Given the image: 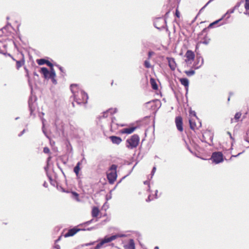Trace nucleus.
I'll list each match as a JSON object with an SVG mask.
<instances>
[{"instance_id": "40", "label": "nucleus", "mask_w": 249, "mask_h": 249, "mask_svg": "<svg viewBox=\"0 0 249 249\" xmlns=\"http://www.w3.org/2000/svg\"><path fill=\"white\" fill-rule=\"evenodd\" d=\"M102 246V245L100 244V243H99L96 246L94 249H100Z\"/></svg>"}, {"instance_id": "10", "label": "nucleus", "mask_w": 249, "mask_h": 249, "mask_svg": "<svg viewBox=\"0 0 249 249\" xmlns=\"http://www.w3.org/2000/svg\"><path fill=\"white\" fill-rule=\"evenodd\" d=\"M36 100V98H34L33 100L32 97H30L28 101L29 107L30 111V114L31 115L34 114L33 112L36 108V103H35Z\"/></svg>"}, {"instance_id": "53", "label": "nucleus", "mask_w": 249, "mask_h": 249, "mask_svg": "<svg viewBox=\"0 0 249 249\" xmlns=\"http://www.w3.org/2000/svg\"><path fill=\"white\" fill-rule=\"evenodd\" d=\"M158 190H156V192H155V197L154 198H157L158 197H157V193H158Z\"/></svg>"}, {"instance_id": "12", "label": "nucleus", "mask_w": 249, "mask_h": 249, "mask_svg": "<svg viewBox=\"0 0 249 249\" xmlns=\"http://www.w3.org/2000/svg\"><path fill=\"white\" fill-rule=\"evenodd\" d=\"M175 123L178 130L182 132L183 130L182 119L180 116H178L175 119Z\"/></svg>"}, {"instance_id": "15", "label": "nucleus", "mask_w": 249, "mask_h": 249, "mask_svg": "<svg viewBox=\"0 0 249 249\" xmlns=\"http://www.w3.org/2000/svg\"><path fill=\"white\" fill-rule=\"evenodd\" d=\"M203 63L204 60L203 57L201 56H197L194 67L196 69H198L203 64Z\"/></svg>"}, {"instance_id": "33", "label": "nucleus", "mask_w": 249, "mask_h": 249, "mask_svg": "<svg viewBox=\"0 0 249 249\" xmlns=\"http://www.w3.org/2000/svg\"><path fill=\"white\" fill-rule=\"evenodd\" d=\"M245 8L246 10H249V0H245Z\"/></svg>"}, {"instance_id": "30", "label": "nucleus", "mask_w": 249, "mask_h": 249, "mask_svg": "<svg viewBox=\"0 0 249 249\" xmlns=\"http://www.w3.org/2000/svg\"><path fill=\"white\" fill-rule=\"evenodd\" d=\"M113 126L112 127V129H110L112 131L113 130H115V129H117L118 127V124L115 122L116 119L115 118L113 117Z\"/></svg>"}, {"instance_id": "21", "label": "nucleus", "mask_w": 249, "mask_h": 249, "mask_svg": "<svg viewBox=\"0 0 249 249\" xmlns=\"http://www.w3.org/2000/svg\"><path fill=\"white\" fill-rule=\"evenodd\" d=\"M99 210L96 207H94L91 211V215L93 217H96L99 213Z\"/></svg>"}, {"instance_id": "1", "label": "nucleus", "mask_w": 249, "mask_h": 249, "mask_svg": "<svg viewBox=\"0 0 249 249\" xmlns=\"http://www.w3.org/2000/svg\"><path fill=\"white\" fill-rule=\"evenodd\" d=\"M71 90L73 93L74 101L78 105L86 104L88 99V94L81 89L77 84H71Z\"/></svg>"}, {"instance_id": "43", "label": "nucleus", "mask_w": 249, "mask_h": 249, "mask_svg": "<svg viewBox=\"0 0 249 249\" xmlns=\"http://www.w3.org/2000/svg\"><path fill=\"white\" fill-rule=\"evenodd\" d=\"M156 167H154L152 169V170L151 171V175L152 176H153L155 171H156Z\"/></svg>"}, {"instance_id": "2", "label": "nucleus", "mask_w": 249, "mask_h": 249, "mask_svg": "<svg viewBox=\"0 0 249 249\" xmlns=\"http://www.w3.org/2000/svg\"><path fill=\"white\" fill-rule=\"evenodd\" d=\"M40 72L43 74L44 78L51 79L53 84L55 85L57 84V81L55 79L56 73L54 69H52L49 71L47 68L43 67L41 68Z\"/></svg>"}, {"instance_id": "5", "label": "nucleus", "mask_w": 249, "mask_h": 249, "mask_svg": "<svg viewBox=\"0 0 249 249\" xmlns=\"http://www.w3.org/2000/svg\"><path fill=\"white\" fill-rule=\"evenodd\" d=\"M98 124L101 125L102 128L108 127L110 129H112L113 126V119L112 118H107L99 119L97 122Z\"/></svg>"}, {"instance_id": "52", "label": "nucleus", "mask_w": 249, "mask_h": 249, "mask_svg": "<svg viewBox=\"0 0 249 249\" xmlns=\"http://www.w3.org/2000/svg\"><path fill=\"white\" fill-rule=\"evenodd\" d=\"M201 43H202L203 44H208L209 43V41L205 40V41H203L202 42H201Z\"/></svg>"}, {"instance_id": "23", "label": "nucleus", "mask_w": 249, "mask_h": 249, "mask_svg": "<svg viewBox=\"0 0 249 249\" xmlns=\"http://www.w3.org/2000/svg\"><path fill=\"white\" fill-rule=\"evenodd\" d=\"M24 63V60L16 61V67L17 69H19Z\"/></svg>"}, {"instance_id": "41", "label": "nucleus", "mask_w": 249, "mask_h": 249, "mask_svg": "<svg viewBox=\"0 0 249 249\" xmlns=\"http://www.w3.org/2000/svg\"><path fill=\"white\" fill-rule=\"evenodd\" d=\"M27 131V130L26 129H23L18 135V136L19 137H21L26 131Z\"/></svg>"}, {"instance_id": "29", "label": "nucleus", "mask_w": 249, "mask_h": 249, "mask_svg": "<svg viewBox=\"0 0 249 249\" xmlns=\"http://www.w3.org/2000/svg\"><path fill=\"white\" fill-rule=\"evenodd\" d=\"M220 21H221V19H219L211 23V24H209L208 28H212L213 27V26L218 24Z\"/></svg>"}, {"instance_id": "27", "label": "nucleus", "mask_w": 249, "mask_h": 249, "mask_svg": "<svg viewBox=\"0 0 249 249\" xmlns=\"http://www.w3.org/2000/svg\"><path fill=\"white\" fill-rule=\"evenodd\" d=\"M185 73L187 76H191L195 73V71L194 70L186 71Z\"/></svg>"}, {"instance_id": "22", "label": "nucleus", "mask_w": 249, "mask_h": 249, "mask_svg": "<svg viewBox=\"0 0 249 249\" xmlns=\"http://www.w3.org/2000/svg\"><path fill=\"white\" fill-rule=\"evenodd\" d=\"M150 82L151 87L153 89L156 90L158 89V85L156 83L155 80L154 78H151L150 80Z\"/></svg>"}, {"instance_id": "37", "label": "nucleus", "mask_w": 249, "mask_h": 249, "mask_svg": "<svg viewBox=\"0 0 249 249\" xmlns=\"http://www.w3.org/2000/svg\"><path fill=\"white\" fill-rule=\"evenodd\" d=\"M55 66L58 68V69L61 72L65 73V71L63 67H62L59 65H55Z\"/></svg>"}, {"instance_id": "56", "label": "nucleus", "mask_w": 249, "mask_h": 249, "mask_svg": "<svg viewBox=\"0 0 249 249\" xmlns=\"http://www.w3.org/2000/svg\"><path fill=\"white\" fill-rule=\"evenodd\" d=\"M144 184H146V185H148L149 186V181H147V180H146L144 182Z\"/></svg>"}, {"instance_id": "55", "label": "nucleus", "mask_w": 249, "mask_h": 249, "mask_svg": "<svg viewBox=\"0 0 249 249\" xmlns=\"http://www.w3.org/2000/svg\"><path fill=\"white\" fill-rule=\"evenodd\" d=\"M3 54H4L5 55L9 56L10 57H12V55L10 53H4Z\"/></svg>"}, {"instance_id": "51", "label": "nucleus", "mask_w": 249, "mask_h": 249, "mask_svg": "<svg viewBox=\"0 0 249 249\" xmlns=\"http://www.w3.org/2000/svg\"><path fill=\"white\" fill-rule=\"evenodd\" d=\"M43 186L44 187L47 188V187H48V184H47V183L46 181H45V182H44L43 184Z\"/></svg>"}, {"instance_id": "32", "label": "nucleus", "mask_w": 249, "mask_h": 249, "mask_svg": "<svg viewBox=\"0 0 249 249\" xmlns=\"http://www.w3.org/2000/svg\"><path fill=\"white\" fill-rule=\"evenodd\" d=\"M243 2H244L243 0H241L239 2H238L234 7V9L235 10L237 9L240 7V6L242 4V3H243Z\"/></svg>"}, {"instance_id": "31", "label": "nucleus", "mask_w": 249, "mask_h": 249, "mask_svg": "<svg viewBox=\"0 0 249 249\" xmlns=\"http://www.w3.org/2000/svg\"><path fill=\"white\" fill-rule=\"evenodd\" d=\"M45 64H46L48 66L50 67V71L52 70V69H53V64L50 62L49 61L46 60Z\"/></svg>"}, {"instance_id": "3", "label": "nucleus", "mask_w": 249, "mask_h": 249, "mask_svg": "<svg viewBox=\"0 0 249 249\" xmlns=\"http://www.w3.org/2000/svg\"><path fill=\"white\" fill-rule=\"evenodd\" d=\"M140 141V138L138 135L135 134L127 139L126 141V146L128 149H132L137 147Z\"/></svg>"}, {"instance_id": "54", "label": "nucleus", "mask_w": 249, "mask_h": 249, "mask_svg": "<svg viewBox=\"0 0 249 249\" xmlns=\"http://www.w3.org/2000/svg\"><path fill=\"white\" fill-rule=\"evenodd\" d=\"M61 236H59L58 238L55 240V243L61 240Z\"/></svg>"}, {"instance_id": "42", "label": "nucleus", "mask_w": 249, "mask_h": 249, "mask_svg": "<svg viewBox=\"0 0 249 249\" xmlns=\"http://www.w3.org/2000/svg\"><path fill=\"white\" fill-rule=\"evenodd\" d=\"M190 113L191 115L194 116H195L196 117V113L195 112V111H192V110H191L190 112Z\"/></svg>"}, {"instance_id": "26", "label": "nucleus", "mask_w": 249, "mask_h": 249, "mask_svg": "<svg viewBox=\"0 0 249 249\" xmlns=\"http://www.w3.org/2000/svg\"><path fill=\"white\" fill-rule=\"evenodd\" d=\"M144 66L146 68H150L152 67L151 65L150 64V63L149 62V60L148 59L145 60L144 62Z\"/></svg>"}, {"instance_id": "13", "label": "nucleus", "mask_w": 249, "mask_h": 249, "mask_svg": "<svg viewBox=\"0 0 249 249\" xmlns=\"http://www.w3.org/2000/svg\"><path fill=\"white\" fill-rule=\"evenodd\" d=\"M185 56L186 59H185V61L188 62L190 61H193L195 58V53H194L191 51L188 50L185 54Z\"/></svg>"}, {"instance_id": "59", "label": "nucleus", "mask_w": 249, "mask_h": 249, "mask_svg": "<svg viewBox=\"0 0 249 249\" xmlns=\"http://www.w3.org/2000/svg\"><path fill=\"white\" fill-rule=\"evenodd\" d=\"M228 135H230L231 138L232 139L231 133L230 132H228Z\"/></svg>"}, {"instance_id": "44", "label": "nucleus", "mask_w": 249, "mask_h": 249, "mask_svg": "<svg viewBox=\"0 0 249 249\" xmlns=\"http://www.w3.org/2000/svg\"><path fill=\"white\" fill-rule=\"evenodd\" d=\"M214 0H209L207 3L204 6V7H203V8L206 7L210 3H211V2H212Z\"/></svg>"}, {"instance_id": "64", "label": "nucleus", "mask_w": 249, "mask_h": 249, "mask_svg": "<svg viewBox=\"0 0 249 249\" xmlns=\"http://www.w3.org/2000/svg\"><path fill=\"white\" fill-rule=\"evenodd\" d=\"M154 249H159V248L158 246H156L155 247Z\"/></svg>"}, {"instance_id": "16", "label": "nucleus", "mask_w": 249, "mask_h": 249, "mask_svg": "<svg viewBox=\"0 0 249 249\" xmlns=\"http://www.w3.org/2000/svg\"><path fill=\"white\" fill-rule=\"evenodd\" d=\"M124 249H135L134 241L132 239H129L128 243L124 245Z\"/></svg>"}, {"instance_id": "28", "label": "nucleus", "mask_w": 249, "mask_h": 249, "mask_svg": "<svg viewBox=\"0 0 249 249\" xmlns=\"http://www.w3.org/2000/svg\"><path fill=\"white\" fill-rule=\"evenodd\" d=\"M241 113L239 112H237L235 115H234V119L235 120V122H238L239 121V119L240 118L241 116Z\"/></svg>"}, {"instance_id": "24", "label": "nucleus", "mask_w": 249, "mask_h": 249, "mask_svg": "<svg viewBox=\"0 0 249 249\" xmlns=\"http://www.w3.org/2000/svg\"><path fill=\"white\" fill-rule=\"evenodd\" d=\"M80 164V163L79 162H78L77 163L76 165L74 168V172L77 176L78 175V174L79 173V171L80 170V167H79Z\"/></svg>"}, {"instance_id": "50", "label": "nucleus", "mask_w": 249, "mask_h": 249, "mask_svg": "<svg viewBox=\"0 0 249 249\" xmlns=\"http://www.w3.org/2000/svg\"><path fill=\"white\" fill-rule=\"evenodd\" d=\"M42 123H43L42 131H43V133H44L45 135H46V132H45V130H44V124H44V123H43V120H42Z\"/></svg>"}, {"instance_id": "7", "label": "nucleus", "mask_w": 249, "mask_h": 249, "mask_svg": "<svg viewBox=\"0 0 249 249\" xmlns=\"http://www.w3.org/2000/svg\"><path fill=\"white\" fill-rule=\"evenodd\" d=\"M116 109H113L112 108H110L106 110L103 112L102 115L98 117V120L103 119V118L107 119L113 118L112 114L116 112Z\"/></svg>"}, {"instance_id": "45", "label": "nucleus", "mask_w": 249, "mask_h": 249, "mask_svg": "<svg viewBox=\"0 0 249 249\" xmlns=\"http://www.w3.org/2000/svg\"><path fill=\"white\" fill-rule=\"evenodd\" d=\"M96 229V227H92L88 228L87 230H86V229H85V230H88V231H91L92 230H94V229Z\"/></svg>"}, {"instance_id": "18", "label": "nucleus", "mask_w": 249, "mask_h": 249, "mask_svg": "<svg viewBox=\"0 0 249 249\" xmlns=\"http://www.w3.org/2000/svg\"><path fill=\"white\" fill-rule=\"evenodd\" d=\"M136 129V127H128V128H125L121 130V132H122V133H124V134H131Z\"/></svg>"}, {"instance_id": "39", "label": "nucleus", "mask_w": 249, "mask_h": 249, "mask_svg": "<svg viewBox=\"0 0 249 249\" xmlns=\"http://www.w3.org/2000/svg\"><path fill=\"white\" fill-rule=\"evenodd\" d=\"M235 9L233 7L232 9H231L229 10H228L227 11V14H228V15H229L230 14H232L234 13V11H235Z\"/></svg>"}, {"instance_id": "6", "label": "nucleus", "mask_w": 249, "mask_h": 249, "mask_svg": "<svg viewBox=\"0 0 249 249\" xmlns=\"http://www.w3.org/2000/svg\"><path fill=\"white\" fill-rule=\"evenodd\" d=\"M211 160L215 164L219 163L223 161V156L220 152H215L212 154Z\"/></svg>"}, {"instance_id": "49", "label": "nucleus", "mask_w": 249, "mask_h": 249, "mask_svg": "<svg viewBox=\"0 0 249 249\" xmlns=\"http://www.w3.org/2000/svg\"><path fill=\"white\" fill-rule=\"evenodd\" d=\"M54 248V249H60V247L59 245L55 244Z\"/></svg>"}, {"instance_id": "36", "label": "nucleus", "mask_w": 249, "mask_h": 249, "mask_svg": "<svg viewBox=\"0 0 249 249\" xmlns=\"http://www.w3.org/2000/svg\"><path fill=\"white\" fill-rule=\"evenodd\" d=\"M43 152L45 153L48 154L50 153V150L48 147H45L43 149Z\"/></svg>"}, {"instance_id": "57", "label": "nucleus", "mask_w": 249, "mask_h": 249, "mask_svg": "<svg viewBox=\"0 0 249 249\" xmlns=\"http://www.w3.org/2000/svg\"><path fill=\"white\" fill-rule=\"evenodd\" d=\"M242 153H238L237 155H232V157H238L239 155H240L241 154H242Z\"/></svg>"}, {"instance_id": "47", "label": "nucleus", "mask_w": 249, "mask_h": 249, "mask_svg": "<svg viewBox=\"0 0 249 249\" xmlns=\"http://www.w3.org/2000/svg\"><path fill=\"white\" fill-rule=\"evenodd\" d=\"M228 15V14H227V12L224 15H223V16L220 18L221 20H222Z\"/></svg>"}, {"instance_id": "20", "label": "nucleus", "mask_w": 249, "mask_h": 249, "mask_svg": "<svg viewBox=\"0 0 249 249\" xmlns=\"http://www.w3.org/2000/svg\"><path fill=\"white\" fill-rule=\"evenodd\" d=\"M180 83L183 85L185 88L188 89L189 86V80L186 78H182L179 79Z\"/></svg>"}, {"instance_id": "34", "label": "nucleus", "mask_w": 249, "mask_h": 249, "mask_svg": "<svg viewBox=\"0 0 249 249\" xmlns=\"http://www.w3.org/2000/svg\"><path fill=\"white\" fill-rule=\"evenodd\" d=\"M155 54V53L153 51H149L148 53V59L149 60L152 56L154 55Z\"/></svg>"}, {"instance_id": "62", "label": "nucleus", "mask_w": 249, "mask_h": 249, "mask_svg": "<svg viewBox=\"0 0 249 249\" xmlns=\"http://www.w3.org/2000/svg\"><path fill=\"white\" fill-rule=\"evenodd\" d=\"M73 195H75V196H78V195L77 194V193H75V192H73Z\"/></svg>"}, {"instance_id": "58", "label": "nucleus", "mask_w": 249, "mask_h": 249, "mask_svg": "<svg viewBox=\"0 0 249 249\" xmlns=\"http://www.w3.org/2000/svg\"><path fill=\"white\" fill-rule=\"evenodd\" d=\"M226 23H227V22H223V23H221L220 24L218 25V26H220V25H224V24H226Z\"/></svg>"}, {"instance_id": "46", "label": "nucleus", "mask_w": 249, "mask_h": 249, "mask_svg": "<svg viewBox=\"0 0 249 249\" xmlns=\"http://www.w3.org/2000/svg\"><path fill=\"white\" fill-rule=\"evenodd\" d=\"M151 196L150 195H149L148 197V198L146 199V201L148 202V201H150L152 200H153V198H151Z\"/></svg>"}, {"instance_id": "35", "label": "nucleus", "mask_w": 249, "mask_h": 249, "mask_svg": "<svg viewBox=\"0 0 249 249\" xmlns=\"http://www.w3.org/2000/svg\"><path fill=\"white\" fill-rule=\"evenodd\" d=\"M97 221V219L94 220V219H91V220H90L89 221H88L85 222L83 224L85 225H89L90 224H91L92 222H93L94 221Z\"/></svg>"}, {"instance_id": "25", "label": "nucleus", "mask_w": 249, "mask_h": 249, "mask_svg": "<svg viewBox=\"0 0 249 249\" xmlns=\"http://www.w3.org/2000/svg\"><path fill=\"white\" fill-rule=\"evenodd\" d=\"M46 59H39L36 60V62L39 65H42L45 64Z\"/></svg>"}, {"instance_id": "61", "label": "nucleus", "mask_w": 249, "mask_h": 249, "mask_svg": "<svg viewBox=\"0 0 249 249\" xmlns=\"http://www.w3.org/2000/svg\"><path fill=\"white\" fill-rule=\"evenodd\" d=\"M25 70L26 72V73H27V75H27V76H28V70H27V69H26V68H25Z\"/></svg>"}, {"instance_id": "63", "label": "nucleus", "mask_w": 249, "mask_h": 249, "mask_svg": "<svg viewBox=\"0 0 249 249\" xmlns=\"http://www.w3.org/2000/svg\"><path fill=\"white\" fill-rule=\"evenodd\" d=\"M244 13L246 15H248L249 16V12H245Z\"/></svg>"}, {"instance_id": "19", "label": "nucleus", "mask_w": 249, "mask_h": 249, "mask_svg": "<svg viewBox=\"0 0 249 249\" xmlns=\"http://www.w3.org/2000/svg\"><path fill=\"white\" fill-rule=\"evenodd\" d=\"M189 124L191 129L192 130H195L196 129H198L201 125V123L199 122V125H196L195 122H194L192 120H189Z\"/></svg>"}, {"instance_id": "17", "label": "nucleus", "mask_w": 249, "mask_h": 249, "mask_svg": "<svg viewBox=\"0 0 249 249\" xmlns=\"http://www.w3.org/2000/svg\"><path fill=\"white\" fill-rule=\"evenodd\" d=\"M109 138L111 140L112 142L114 144H119L122 142V139L119 137L112 136H110Z\"/></svg>"}, {"instance_id": "4", "label": "nucleus", "mask_w": 249, "mask_h": 249, "mask_svg": "<svg viewBox=\"0 0 249 249\" xmlns=\"http://www.w3.org/2000/svg\"><path fill=\"white\" fill-rule=\"evenodd\" d=\"M117 168V166L116 165L112 164L109 169L110 172L107 173V178L110 184H113L116 179L117 177L116 173Z\"/></svg>"}, {"instance_id": "38", "label": "nucleus", "mask_w": 249, "mask_h": 249, "mask_svg": "<svg viewBox=\"0 0 249 249\" xmlns=\"http://www.w3.org/2000/svg\"><path fill=\"white\" fill-rule=\"evenodd\" d=\"M145 105L147 106L148 105H151V107H153L155 105V101L152 100L149 102H148L145 103Z\"/></svg>"}, {"instance_id": "11", "label": "nucleus", "mask_w": 249, "mask_h": 249, "mask_svg": "<svg viewBox=\"0 0 249 249\" xmlns=\"http://www.w3.org/2000/svg\"><path fill=\"white\" fill-rule=\"evenodd\" d=\"M81 230L85 231V229H77L76 228H73L69 230L68 232L64 235V236L65 237H68L73 236L78 231H79Z\"/></svg>"}, {"instance_id": "9", "label": "nucleus", "mask_w": 249, "mask_h": 249, "mask_svg": "<svg viewBox=\"0 0 249 249\" xmlns=\"http://www.w3.org/2000/svg\"><path fill=\"white\" fill-rule=\"evenodd\" d=\"M154 25L157 29H163L166 25V20L163 18H159L155 22Z\"/></svg>"}, {"instance_id": "14", "label": "nucleus", "mask_w": 249, "mask_h": 249, "mask_svg": "<svg viewBox=\"0 0 249 249\" xmlns=\"http://www.w3.org/2000/svg\"><path fill=\"white\" fill-rule=\"evenodd\" d=\"M168 65L171 70L174 71L176 68V63L175 59L172 57H167Z\"/></svg>"}, {"instance_id": "8", "label": "nucleus", "mask_w": 249, "mask_h": 249, "mask_svg": "<svg viewBox=\"0 0 249 249\" xmlns=\"http://www.w3.org/2000/svg\"><path fill=\"white\" fill-rule=\"evenodd\" d=\"M124 236V235L123 234H115L112 235L110 237L105 236L103 239L101 240V241L100 242V244L102 246L105 244V243H109L113 240H114L118 237H122Z\"/></svg>"}, {"instance_id": "60", "label": "nucleus", "mask_w": 249, "mask_h": 249, "mask_svg": "<svg viewBox=\"0 0 249 249\" xmlns=\"http://www.w3.org/2000/svg\"><path fill=\"white\" fill-rule=\"evenodd\" d=\"M93 244V243H88L87 244H86V246H89V245H92Z\"/></svg>"}, {"instance_id": "48", "label": "nucleus", "mask_w": 249, "mask_h": 249, "mask_svg": "<svg viewBox=\"0 0 249 249\" xmlns=\"http://www.w3.org/2000/svg\"><path fill=\"white\" fill-rule=\"evenodd\" d=\"M176 15L177 17H178V18L179 17L180 13L178 10H177L176 11Z\"/></svg>"}]
</instances>
